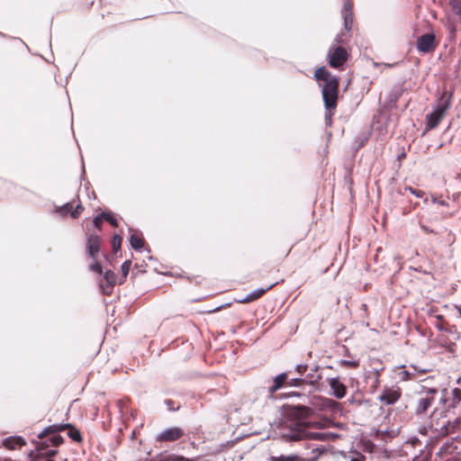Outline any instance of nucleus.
Wrapping results in <instances>:
<instances>
[{"instance_id":"nucleus-1","label":"nucleus","mask_w":461,"mask_h":461,"mask_svg":"<svg viewBox=\"0 0 461 461\" xmlns=\"http://www.w3.org/2000/svg\"><path fill=\"white\" fill-rule=\"evenodd\" d=\"M313 414L311 407L304 405L290 406L287 411V420L282 428L280 438L286 442H294L304 439L323 440L324 435L311 432L308 429L311 423L305 421Z\"/></svg>"},{"instance_id":"nucleus-44","label":"nucleus","mask_w":461,"mask_h":461,"mask_svg":"<svg viewBox=\"0 0 461 461\" xmlns=\"http://www.w3.org/2000/svg\"><path fill=\"white\" fill-rule=\"evenodd\" d=\"M438 203L441 205H447V203L445 201H438Z\"/></svg>"},{"instance_id":"nucleus-23","label":"nucleus","mask_w":461,"mask_h":461,"mask_svg":"<svg viewBox=\"0 0 461 461\" xmlns=\"http://www.w3.org/2000/svg\"><path fill=\"white\" fill-rule=\"evenodd\" d=\"M130 243L132 249L139 250L143 248L144 240L141 235L134 233L131 235Z\"/></svg>"},{"instance_id":"nucleus-45","label":"nucleus","mask_w":461,"mask_h":461,"mask_svg":"<svg viewBox=\"0 0 461 461\" xmlns=\"http://www.w3.org/2000/svg\"><path fill=\"white\" fill-rule=\"evenodd\" d=\"M294 249V247H292L286 253L285 257H287Z\"/></svg>"},{"instance_id":"nucleus-39","label":"nucleus","mask_w":461,"mask_h":461,"mask_svg":"<svg viewBox=\"0 0 461 461\" xmlns=\"http://www.w3.org/2000/svg\"><path fill=\"white\" fill-rule=\"evenodd\" d=\"M420 228H421V230H422L425 233H427V234L434 233V230H431V229H429V227H427L426 225H423V224H422V225H420Z\"/></svg>"},{"instance_id":"nucleus-12","label":"nucleus","mask_w":461,"mask_h":461,"mask_svg":"<svg viewBox=\"0 0 461 461\" xmlns=\"http://www.w3.org/2000/svg\"><path fill=\"white\" fill-rule=\"evenodd\" d=\"M438 42L433 33H426L417 39L416 46L420 52L429 53L435 50Z\"/></svg>"},{"instance_id":"nucleus-47","label":"nucleus","mask_w":461,"mask_h":461,"mask_svg":"<svg viewBox=\"0 0 461 461\" xmlns=\"http://www.w3.org/2000/svg\"><path fill=\"white\" fill-rule=\"evenodd\" d=\"M351 461H360V460L357 458H353Z\"/></svg>"},{"instance_id":"nucleus-16","label":"nucleus","mask_w":461,"mask_h":461,"mask_svg":"<svg viewBox=\"0 0 461 461\" xmlns=\"http://www.w3.org/2000/svg\"><path fill=\"white\" fill-rule=\"evenodd\" d=\"M330 389L332 390V394L337 399H342L347 394V386L339 381L338 377L329 378L327 380Z\"/></svg>"},{"instance_id":"nucleus-21","label":"nucleus","mask_w":461,"mask_h":461,"mask_svg":"<svg viewBox=\"0 0 461 461\" xmlns=\"http://www.w3.org/2000/svg\"><path fill=\"white\" fill-rule=\"evenodd\" d=\"M2 445L9 450H15L21 449L23 446H25L26 441L22 437L12 436L5 438L2 442Z\"/></svg>"},{"instance_id":"nucleus-28","label":"nucleus","mask_w":461,"mask_h":461,"mask_svg":"<svg viewBox=\"0 0 461 461\" xmlns=\"http://www.w3.org/2000/svg\"><path fill=\"white\" fill-rule=\"evenodd\" d=\"M102 215L104 217V220L108 221L111 225H113V227L118 226V221L112 212H103Z\"/></svg>"},{"instance_id":"nucleus-20","label":"nucleus","mask_w":461,"mask_h":461,"mask_svg":"<svg viewBox=\"0 0 461 461\" xmlns=\"http://www.w3.org/2000/svg\"><path fill=\"white\" fill-rule=\"evenodd\" d=\"M276 285V283L270 285L267 288H259L258 290H255L252 293H250L249 294L246 295L245 297L238 299L237 302L239 303H249L254 301H257L258 299L262 297L267 291L272 289Z\"/></svg>"},{"instance_id":"nucleus-18","label":"nucleus","mask_w":461,"mask_h":461,"mask_svg":"<svg viewBox=\"0 0 461 461\" xmlns=\"http://www.w3.org/2000/svg\"><path fill=\"white\" fill-rule=\"evenodd\" d=\"M84 211V206L81 203H78L75 208H73L72 203H67L63 206H60L57 209V212L61 216H67L70 214L73 219H77Z\"/></svg>"},{"instance_id":"nucleus-32","label":"nucleus","mask_w":461,"mask_h":461,"mask_svg":"<svg viewBox=\"0 0 461 461\" xmlns=\"http://www.w3.org/2000/svg\"><path fill=\"white\" fill-rule=\"evenodd\" d=\"M450 5L453 11L461 16V0H451Z\"/></svg>"},{"instance_id":"nucleus-10","label":"nucleus","mask_w":461,"mask_h":461,"mask_svg":"<svg viewBox=\"0 0 461 461\" xmlns=\"http://www.w3.org/2000/svg\"><path fill=\"white\" fill-rule=\"evenodd\" d=\"M320 88L321 89L324 106L332 108L334 104L338 105L339 81L335 84H330L329 86H322Z\"/></svg>"},{"instance_id":"nucleus-2","label":"nucleus","mask_w":461,"mask_h":461,"mask_svg":"<svg viewBox=\"0 0 461 461\" xmlns=\"http://www.w3.org/2000/svg\"><path fill=\"white\" fill-rule=\"evenodd\" d=\"M68 429V436L77 443H82L83 438L79 429L70 423L65 424H53L43 429L39 435V438H48L53 447H59L63 438L58 434L59 431Z\"/></svg>"},{"instance_id":"nucleus-38","label":"nucleus","mask_w":461,"mask_h":461,"mask_svg":"<svg viewBox=\"0 0 461 461\" xmlns=\"http://www.w3.org/2000/svg\"><path fill=\"white\" fill-rule=\"evenodd\" d=\"M296 372L300 375H303L307 371L306 365H298L295 368Z\"/></svg>"},{"instance_id":"nucleus-43","label":"nucleus","mask_w":461,"mask_h":461,"mask_svg":"<svg viewBox=\"0 0 461 461\" xmlns=\"http://www.w3.org/2000/svg\"><path fill=\"white\" fill-rule=\"evenodd\" d=\"M405 153L402 152L400 156H399V159H402V158H405Z\"/></svg>"},{"instance_id":"nucleus-31","label":"nucleus","mask_w":461,"mask_h":461,"mask_svg":"<svg viewBox=\"0 0 461 461\" xmlns=\"http://www.w3.org/2000/svg\"><path fill=\"white\" fill-rule=\"evenodd\" d=\"M306 383V381L303 378H293L287 379V385L289 386H302Z\"/></svg>"},{"instance_id":"nucleus-27","label":"nucleus","mask_w":461,"mask_h":461,"mask_svg":"<svg viewBox=\"0 0 461 461\" xmlns=\"http://www.w3.org/2000/svg\"><path fill=\"white\" fill-rule=\"evenodd\" d=\"M122 239L120 235L116 234L112 239V248L114 252H117L121 249Z\"/></svg>"},{"instance_id":"nucleus-5","label":"nucleus","mask_w":461,"mask_h":461,"mask_svg":"<svg viewBox=\"0 0 461 461\" xmlns=\"http://www.w3.org/2000/svg\"><path fill=\"white\" fill-rule=\"evenodd\" d=\"M103 240L97 233L88 234L86 237V250L87 256L92 259L89 269L99 275L103 273V267L98 260Z\"/></svg>"},{"instance_id":"nucleus-40","label":"nucleus","mask_w":461,"mask_h":461,"mask_svg":"<svg viewBox=\"0 0 461 461\" xmlns=\"http://www.w3.org/2000/svg\"><path fill=\"white\" fill-rule=\"evenodd\" d=\"M456 26L455 25H451L449 27V32H450L451 37H455L456 36Z\"/></svg>"},{"instance_id":"nucleus-9","label":"nucleus","mask_w":461,"mask_h":461,"mask_svg":"<svg viewBox=\"0 0 461 461\" xmlns=\"http://www.w3.org/2000/svg\"><path fill=\"white\" fill-rule=\"evenodd\" d=\"M39 439L37 454L32 461H54L52 457L58 453L56 447L51 446L48 438Z\"/></svg>"},{"instance_id":"nucleus-6","label":"nucleus","mask_w":461,"mask_h":461,"mask_svg":"<svg viewBox=\"0 0 461 461\" xmlns=\"http://www.w3.org/2000/svg\"><path fill=\"white\" fill-rule=\"evenodd\" d=\"M416 404L414 411L417 415L427 413L438 394V389L421 385L420 390L415 392Z\"/></svg>"},{"instance_id":"nucleus-36","label":"nucleus","mask_w":461,"mask_h":461,"mask_svg":"<svg viewBox=\"0 0 461 461\" xmlns=\"http://www.w3.org/2000/svg\"><path fill=\"white\" fill-rule=\"evenodd\" d=\"M167 461H194L182 456L172 455L168 457Z\"/></svg>"},{"instance_id":"nucleus-42","label":"nucleus","mask_w":461,"mask_h":461,"mask_svg":"<svg viewBox=\"0 0 461 461\" xmlns=\"http://www.w3.org/2000/svg\"><path fill=\"white\" fill-rule=\"evenodd\" d=\"M456 309L457 312L461 315V304L456 305Z\"/></svg>"},{"instance_id":"nucleus-25","label":"nucleus","mask_w":461,"mask_h":461,"mask_svg":"<svg viewBox=\"0 0 461 461\" xmlns=\"http://www.w3.org/2000/svg\"><path fill=\"white\" fill-rule=\"evenodd\" d=\"M343 19H344L345 30L347 32H349L352 29L354 14L353 13L343 14Z\"/></svg>"},{"instance_id":"nucleus-49","label":"nucleus","mask_w":461,"mask_h":461,"mask_svg":"<svg viewBox=\"0 0 461 461\" xmlns=\"http://www.w3.org/2000/svg\"><path fill=\"white\" fill-rule=\"evenodd\" d=\"M447 235L450 237L451 236V231H447Z\"/></svg>"},{"instance_id":"nucleus-35","label":"nucleus","mask_w":461,"mask_h":461,"mask_svg":"<svg viewBox=\"0 0 461 461\" xmlns=\"http://www.w3.org/2000/svg\"><path fill=\"white\" fill-rule=\"evenodd\" d=\"M405 190H408L411 194L420 198L423 197V195L425 194V193L422 190L415 189L411 186H406Z\"/></svg>"},{"instance_id":"nucleus-13","label":"nucleus","mask_w":461,"mask_h":461,"mask_svg":"<svg viewBox=\"0 0 461 461\" xmlns=\"http://www.w3.org/2000/svg\"><path fill=\"white\" fill-rule=\"evenodd\" d=\"M402 397V389L399 386L384 387L378 400L384 405H392Z\"/></svg>"},{"instance_id":"nucleus-29","label":"nucleus","mask_w":461,"mask_h":461,"mask_svg":"<svg viewBox=\"0 0 461 461\" xmlns=\"http://www.w3.org/2000/svg\"><path fill=\"white\" fill-rule=\"evenodd\" d=\"M339 365L346 368H357L359 366V361H350L342 359L339 361Z\"/></svg>"},{"instance_id":"nucleus-7","label":"nucleus","mask_w":461,"mask_h":461,"mask_svg":"<svg viewBox=\"0 0 461 461\" xmlns=\"http://www.w3.org/2000/svg\"><path fill=\"white\" fill-rule=\"evenodd\" d=\"M349 58L348 50L341 46L331 45L327 53L328 64L335 69H343Z\"/></svg>"},{"instance_id":"nucleus-33","label":"nucleus","mask_w":461,"mask_h":461,"mask_svg":"<svg viewBox=\"0 0 461 461\" xmlns=\"http://www.w3.org/2000/svg\"><path fill=\"white\" fill-rule=\"evenodd\" d=\"M104 217L102 215V213L100 215H97L96 217H95L94 221H93V223L95 225V227L99 230L101 231L102 230V226H103V222H104Z\"/></svg>"},{"instance_id":"nucleus-34","label":"nucleus","mask_w":461,"mask_h":461,"mask_svg":"<svg viewBox=\"0 0 461 461\" xmlns=\"http://www.w3.org/2000/svg\"><path fill=\"white\" fill-rule=\"evenodd\" d=\"M131 260H126L122 265V276L123 278L125 279L126 276H128L129 274V271L131 269Z\"/></svg>"},{"instance_id":"nucleus-15","label":"nucleus","mask_w":461,"mask_h":461,"mask_svg":"<svg viewBox=\"0 0 461 461\" xmlns=\"http://www.w3.org/2000/svg\"><path fill=\"white\" fill-rule=\"evenodd\" d=\"M444 403L446 405V411L454 409L461 402V389L454 388L449 393H447L444 398Z\"/></svg>"},{"instance_id":"nucleus-48","label":"nucleus","mask_w":461,"mask_h":461,"mask_svg":"<svg viewBox=\"0 0 461 461\" xmlns=\"http://www.w3.org/2000/svg\"><path fill=\"white\" fill-rule=\"evenodd\" d=\"M336 41L340 42V40L339 39V37L336 39Z\"/></svg>"},{"instance_id":"nucleus-11","label":"nucleus","mask_w":461,"mask_h":461,"mask_svg":"<svg viewBox=\"0 0 461 461\" xmlns=\"http://www.w3.org/2000/svg\"><path fill=\"white\" fill-rule=\"evenodd\" d=\"M314 78L318 82L319 86H329L330 84H335L339 81V77L332 75L326 67L317 68L314 71Z\"/></svg>"},{"instance_id":"nucleus-14","label":"nucleus","mask_w":461,"mask_h":461,"mask_svg":"<svg viewBox=\"0 0 461 461\" xmlns=\"http://www.w3.org/2000/svg\"><path fill=\"white\" fill-rule=\"evenodd\" d=\"M185 435L183 429L179 427H172L159 433L156 440L158 442H174L181 438Z\"/></svg>"},{"instance_id":"nucleus-37","label":"nucleus","mask_w":461,"mask_h":461,"mask_svg":"<svg viewBox=\"0 0 461 461\" xmlns=\"http://www.w3.org/2000/svg\"><path fill=\"white\" fill-rule=\"evenodd\" d=\"M348 13H353V5L350 1H347L344 4V8L342 11V14H348Z\"/></svg>"},{"instance_id":"nucleus-3","label":"nucleus","mask_w":461,"mask_h":461,"mask_svg":"<svg viewBox=\"0 0 461 461\" xmlns=\"http://www.w3.org/2000/svg\"><path fill=\"white\" fill-rule=\"evenodd\" d=\"M447 411L434 410L430 415L429 428L437 437H446L449 434L461 433V416L453 420L440 423L439 420L446 417Z\"/></svg>"},{"instance_id":"nucleus-41","label":"nucleus","mask_w":461,"mask_h":461,"mask_svg":"<svg viewBox=\"0 0 461 461\" xmlns=\"http://www.w3.org/2000/svg\"><path fill=\"white\" fill-rule=\"evenodd\" d=\"M302 394L298 392H291L289 393L286 394V396H296V397H299L301 396Z\"/></svg>"},{"instance_id":"nucleus-22","label":"nucleus","mask_w":461,"mask_h":461,"mask_svg":"<svg viewBox=\"0 0 461 461\" xmlns=\"http://www.w3.org/2000/svg\"><path fill=\"white\" fill-rule=\"evenodd\" d=\"M457 449L455 440H447L439 448L438 455L441 457H445L448 455L453 454Z\"/></svg>"},{"instance_id":"nucleus-50","label":"nucleus","mask_w":461,"mask_h":461,"mask_svg":"<svg viewBox=\"0 0 461 461\" xmlns=\"http://www.w3.org/2000/svg\"><path fill=\"white\" fill-rule=\"evenodd\" d=\"M456 461H461V457H460V458H458Z\"/></svg>"},{"instance_id":"nucleus-19","label":"nucleus","mask_w":461,"mask_h":461,"mask_svg":"<svg viewBox=\"0 0 461 461\" xmlns=\"http://www.w3.org/2000/svg\"><path fill=\"white\" fill-rule=\"evenodd\" d=\"M285 385H287V374L281 373L273 379V384L268 388V395L275 398V393Z\"/></svg>"},{"instance_id":"nucleus-8","label":"nucleus","mask_w":461,"mask_h":461,"mask_svg":"<svg viewBox=\"0 0 461 461\" xmlns=\"http://www.w3.org/2000/svg\"><path fill=\"white\" fill-rule=\"evenodd\" d=\"M313 411L335 413L340 410V403L321 395H313L310 402Z\"/></svg>"},{"instance_id":"nucleus-46","label":"nucleus","mask_w":461,"mask_h":461,"mask_svg":"<svg viewBox=\"0 0 461 461\" xmlns=\"http://www.w3.org/2000/svg\"><path fill=\"white\" fill-rule=\"evenodd\" d=\"M221 309V307L214 309L212 312H217Z\"/></svg>"},{"instance_id":"nucleus-24","label":"nucleus","mask_w":461,"mask_h":461,"mask_svg":"<svg viewBox=\"0 0 461 461\" xmlns=\"http://www.w3.org/2000/svg\"><path fill=\"white\" fill-rule=\"evenodd\" d=\"M325 107V122L327 126L332 125V117L335 114L337 104H334L333 107L324 106Z\"/></svg>"},{"instance_id":"nucleus-17","label":"nucleus","mask_w":461,"mask_h":461,"mask_svg":"<svg viewBox=\"0 0 461 461\" xmlns=\"http://www.w3.org/2000/svg\"><path fill=\"white\" fill-rule=\"evenodd\" d=\"M104 279L105 284H100V288L104 294L111 295L116 285V274L112 270H107L104 275Z\"/></svg>"},{"instance_id":"nucleus-30","label":"nucleus","mask_w":461,"mask_h":461,"mask_svg":"<svg viewBox=\"0 0 461 461\" xmlns=\"http://www.w3.org/2000/svg\"><path fill=\"white\" fill-rule=\"evenodd\" d=\"M165 404L167 405V409L171 411H178L180 408V404L176 403L172 399H167L165 400Z\"/></svg>"},{"instance_id":"nucleus-4","label":"nucleus","mask_w":461,"mask_h":461,"mask_svg":"<svg viewBox=\"0 0 461 461\" xmlns=\"http://www.w3.org/2000/svg\"><path fill=\"white\" fill-rule=\"evenodd\" d=\"M453 93L444 89L434 111L426 115V131L438 127L452 105Z\"/></svg>"},{"instance_id":"nucleus-26","label":"nucleus","mask_w":461,"mask_h":461,"mask_svg":"<svg viewBox=\"0 0 461 461\" xmlns=\"http://www.w3.org/2000/svg\"><path fill=\"white\" fill-rule=\"evenodd\" d=\"M273 461H306V459L294 455V456H280L276 457H273Z\"/></svg>"}]
</instances>
